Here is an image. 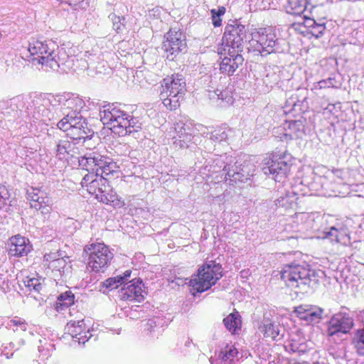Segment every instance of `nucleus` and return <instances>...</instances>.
<instances>
[{"label":"nucleus","mask_w":364,"mask_h":364,"mask_svg":"<svg viewBox=\"0 0 364 364\" xmlns=\"http://www.w3.org/2000/svg\"><path fill=\"white\" fill-rule=\"evenodd\" d=\"M311 33L314 36H315L316 38H318L321 37L323 34V32L326 29L325 23H316L314 28H311Z\"/></svg>","instance_id":"obj_49"},{"label":"nucleus","mask_w":364,"mask_h":364,"mask_svg":"<svg viewBox=\"0 0 364 364\" xmlns=\"http://www.w3.org/2000/svg\"><path fill=\"white\" fill-rule=\"evenodd\" d=\"M81 144L68 138L59 139L53 149L54 154L59 159H66L68 156H74L78 153L77 144Z\"/></svg>","instance_id":"obj_21"},{"label":"nucleus","mask_w":364,"mask_h":364,"mask_svg":"<svg viewBox=\"0 0 364 364\" xmlns=\"http://www.w3.org/2000/svg\"><path fill=\"white\" fill-rule=\"evenodd\" d=\"M294 97L292 96L289 100H287V104L289 106H293L294 107L297 106V102L294 100ZM299 102V101H298Z\"/></svg>","instance_id":"obj_57"},{"label":"nucleus","mask_w":364,"mask_h":364,"mask_svg":"<svg viewBox=\"0 0 364 364\" xmlns=\"http://www.w3.org/2000/svg\"><path fill=\"white\" fill-rule=\"evenodd\" d=\"M11 322L13 323L14 326H20L22 330H26V323L23 321L20 320H11Z\"/></svg>","instance_id":"obj_56"},{"label":"nucleus","mask_w":364,"mask_h":364,"mask_svg":"<svg viewBox=\"0 0 364 364\" xmlns=\"http://www.w3.org/2000/svg\"><path fill=\"white\" fill-rule=\"evenodd\" d=\"M225 12V9L223 6L219 7L218 10H216V14H218L219 16L221 17Z\"/></svg>","instance_id":"obj_58"},{"label":"nucleus","mask_w":364,"mask_h":364,"mask_svg":"<svg viewBox=\"0 0 364 364\" xmlns=\"http://www.w3.org/2000/svg\"><path fill=\"white\" fill-rule=\"evenodd\" d=\"M28 51L33 65H41L42 68L57 70L60 67V60L57 45L52 41H35L29 43Z\"/></svg>","instance_id":"obj_3"},{"label":"nucleus","mask_w":364,"mask_h":364,"mask_svg":"<svg viewBox=\"0 0 364 364\" xmlns=\"http://www.w3.org/2000/svg\"><path fill=\"white\" fill-rule=\"evenodd\" d=\"M213 94L217 95L218 99L225 101L228 104L232 103V97L229 95V92L227 90L220 91L219 90H217L213 92Z\"/></svg>","instance_id":"obj_47"},{"label":"nucleus","mask_w":364,"mask_h":364,"mask_svg":"<svg viewBox=\"0 0 364 364\" xmlns=\"http://www.w3.org/2000/svg\"><path fill=\"white\" fill-rule=\"evenodd\" d=\"M63 3L74 6L75 10H77L78 8L84 9L88 6V3L85 0H63Z\"/></svg>","instance_id":"obj_46"},{"label":"nucleus","mask_w":364,"mask_h":364,"mask_svg":"<svg viewBox=\"0 0 364 364\" xmlns=\"http://www.w3.org/2000/svg\"><path fill=\"white\" fill-rule=\"evenodd\" d=\"M233 161L232 157H229L226 155L223 156H220L214 159L213 164L210 166L209 171L213 173L222 172V176L224 175L225 176L227 171H224L223 167L227 165V168L228 169V167H231Z\"/></svg>","instance_id":"obj_28"},{"label":"nucleus","mask_w":364,"mask_h":364,"mask_svg":"<svg viewBox=\"0 0 364 364\" xmlns=\"http://www.w3.org/2000/svg\"><path fill=\"white\" fill-rule=\"evenodd\" d=\"M241 52L235 51V50L226 51V54L220 65V70L222 73L228 75H232L236 70L242 65L244 58L240 54Z\"/></svg>","instance_id":"obj_17"},{"label":"nucleus","mask_w":364,"mask_h":364,"mask_svg":"<svg viewBox=\"0 0 364 364\" xmlns=\"http://www.w3.org/2000/svg\"><path fill=\"white\" fill-rule=\"evenodd\" d=\"M147 325H148V326H150L151 327V326H152V322H150V323H149V322H148V323H147Z\"/></svg>","instance_id":"obj_59"},{"label":"nucleus","mask_w":364,"mask_h":364,"mask_svg":"<svg viewBox=\"0 0 364 364\" xmlns=\"http://www.w3.org/2000/svg\"><path fill=\"white\" fill-rule=\"evenodd\" d=\"M84 252L88 256L87 268L96 273L104 272L113 258V254L103 243L87 245Z\"/></svg>","instance_id":"obj_7"},{"label":"nucleus","mask_w":364,"mask_h":364,"mask_svg":"<svg viewBox=\"0 0 364 364\" xmlns=\"http://www.w3.org/2000/svg\"><path fill=\"white\" fill-rule=\"evenodd\" d=\"M238 352L234 346H227L224 349L221 350L219 353V358L223 361H232L237 356Z\"/></svg>","instance_id":"obj_37"},{"label":"nucleus","mask_w":364,"mask_h":364,"mask_svg":"<svg viewBox=\"0 0 364 364\" xmlns=\"http://www.w3.org/2000/svg\"><path fill=\"white\" fill-rule=\"evenodd\" d=\"M9 197V193L8 190L5 186H1L0 187V198L6 200Z\"/></svg>","instance_id":"obj_55"},{"label":"nucleus","mask_w":364,"mask_h":364,"mask_svg":"<svg viewBox=\"0 0 364 364\" xmlns=\"http://www.w3.org/2000/svg\"><path fill=\"white\" fill-rule=\"evenodd\" d=\"M96 198L99 201L107 205H110L114 208H120L124 205V202L119 199L116 193L113 192L112 190H109L108 192L106 190V192L97 193Z\"/></svg>","instance_id":"obj_27"},{"label":"nucleus","mask_w":364,"mask_h":364,"mask_svg":"<svg viewBox=\"0 0 364 364\" xmlns=\"http://www.w3.org/2000/svg\"><path fill=\"white\" fill-rule=\"evenodd\" d=\"M230 129L227 127H218L210 132V139L213 142L225 141L228 136Z\"/></svg>","instance_id":"obj_36"},{"label":"nucleus","mask_w":364,"mask_h":364,"mask_svg":"<svg viewBox=\"0 0 364 364\" xmlns=\"http://www.w3.org/2000/svg\"><path fill=\"white\" fill-rule=\"evenodd\" d=\"M23 97L21 95L16 96L6 102V106L9 107L11 111L17 112L23 107Z\"/></svg>","instance_id":"obj_41"},{"label":"nucleus","mask_w":364,"mask_h":364,"mask_svg":"<svg viewBox=\"0 0 364 364\" xmlns=\"http://www.w3.org/2000/svg\"><path fill=\"white\" fill-rule=\"evenodd\" d=\"M97 162L95 163V168L94 171L97 173V175H100V170L102 169L107 164H109L112 159L102 156L99 153L97 154Z\"/></svg>","instance_id":"obj_45"},{"label":"nucleus","mask_w":364,"mask_h":364,"mask_svg":"<svg viewBox=\"0 0 364 364\" xmlns=\"http://www.w3.org/2000/svg\"><path fill=\"white\" fill-rule=\"evenodd\" d=\"M118 166L115 162L113 161L112 159L110 160V163L107 164L102 169L100 170V176H104L107 178L110 175H113L117 171Z\"/></svg>","instance_id":"obj_39"},{"label":"nucleus","mask_w":364,"mask_h":364,"mask_svg":"<svg viewBox=\"0 0 364 364\" xmlns=\"http://www.w3.org/2000/svg\"><path fill=\"white\" fill-rule=\"evenodd\" d=\"M85 60L87 65V70L89 75L94 76L109 73V67L105 60L104 54L101 50H92L91 52H86Z\"/></svg>","instance_id":"obj_14"},{"label":"nucleus","mask_w":364,"mask_h":364,"mask_svg":"<svg viewBox=\"0 0 364 364\" xmlns=\"http://www.w3.org/2000/svg\"><path fill=\"white\" fill-rule=\"evenodd\" d=\"M355 340V346L358 353L360 355L364 356V329L357 331Z\"/></svg>","instance_id":"obj_38"},{"label":"nucleus","mask_w":364,"mask_h":364,"mask_svg":"<svg viewBox=\"0 0 364 364\" xmlns=\"http://www.w3.org/2000/svg\"><path fill=\"white\" fill-rule=\"evenodd\" d=\"M74 294L70 291L61 294L56 301L55 309L58 312H61L64 308H68L74 304Z\"/></svg>","instance_id":"obj_32"},{"label":"nucleus","mask_w":364,"mask_h":364,"mask_svg":"<svg viewBox=\"0 0 364 364\" xmlns=\"http://www.w3.org/2000/svg\"><path fill=\"white\" fill-rule=\"evenodd\" d=\"M65 117L60 120L57 126L65 132L70 139L83 144L86 139H90L94 132L88 127V123L82 115H75V113L63 112Z\"/></svg>","instance_id":"obj_5"},{"label":"nucleus","mask_w":364,"mask_h":364,"mask_svg":"<svg viewBox=\"0 0 364 364\" xmlns=\"http://www.w3.org/2000/svg\"><path fill=\"white\" fill-rule=\"evenodd\" d=\"M304 24L306 27L314 28V26L317 23V22L312 18L304 17Z\"/></svg>","instance_id":"obj_54"},{"label":"nucleus","mask_w":364,"mask_h":364,"mask_svg":"<svg viewBox=\"0 0 364 364\" xmlns=\"http://www.w3.org/2000/svg\"><path fill=\"white\" fill-rule=\"evenodd\" d=\"M96 176L97 173L95 171H89L81 181L82 186L87 187V190L88 191V186L91 185L92 181H94Z\"/></svg>","instance_id":"obj_48"},{"label":"nucleus","mask_w":364,"mask_h":364,"mask_svg":"<svg viewBox=\"0 0 364 364\" xmlns=\"http://www.w3.org/2000/svg\"><path fill=\"white\" fill-rule=\"evenodd\" d=\"M324 234L325 237L329 239L331 242L346 245L350 241L346 230L342 228L331 227L329 230L324 232Z\"/></svg>","instance_id":"obj_26"},{"label":"nucleus","mask_w":364,"mask_h":364,"mask_svg":"<svg viewBox=\"0 0 364 364\" xmlns=\"http://www.w3.org/2000/svg\"><path fill=\"white\" fill-rule=\"evenodd\" d=\"M237 162H232L231 167H228L227 168V165L224 166V171H227L225 173V177H224L225 181L230 180L232 182H245L247 181L250 176H253V171H251L250 168H248V165H240V166L236 165Z\"/></svg>","instance_id":"obj_18"},{"label":"nucleus","mask_w":364,"mask_h":364,"mask_svg":"<svg viewBox=\"0 0 364 364\" xmlns=\"http://www.w3.org/2000/svg\"><path fill=\"white\" fill-rule=\"evenodd\" d=\"M132 270L128 269L124 272L123 275H117L114 277H109L102 282L100 291L105 292V289L112 290L119 287V286L125 283L131 277Z\"/></svg>","instance_id":"obj_24"},{"label":"nucleus","mask_w":364,"mask_h":364,"mask_svg":"<svg viewBox=\"0 0 364 364\" xmlns=\"http://www.w3.org/2000/svg\"><path fill=\"white\" fill-rule=\"evenodd\" d=\"M62 256V254L60 252H52L50 254H46L44 255V262L45 265L48 266V264L52 261H55L58 259V258Z\"/></svg>","instance_id":"obj_50"},{"label":"nucleus","mask_w":364,"mask_h":364,"mask_svg":"<svg viewBox=\"0 0 364 364\" xmlns=\"http://www.w3.org/2000/svg\"><path fill=\"white\" fill-rule=\"evenodd\" d=\"M212 15V21L215 27H219L221 26L222 19L221 17L216 14V9H212L210 11Z\"/></svg>","instance_id":"obj_51"},{"label":"nucleus","mask_w":364,"mask_h":364,"mask_svg":"<svg viewBox=\"0 0 364 364\" xmlns=\"http://www.w3.org/2000/svg\"><path fill=\"white\" fill-rule=\"evenodd\" d=\"M285 156H272L264 160L262 167L264 174L272 176L278 182L282 181L287 176L291 165L285 160Z\"/></svg>","instance_id":"obj_11"},{"label":"nucleus","mask_w":364,"mask_h":364,"mask_svg":"<svg viewBox=\"0 0 364 364\" xmlns=\"http://www.w3.org/2000/svg\"><path fill=\"white\" fill-rule=\"evenodd\" d=\"M186 92L185 78L177 73L163 80L160 99L166 108L174 110L180 106V100L183 99Z\"/></svg>","instance_id":"obj_4"},{"label":"nucleus","mask_w":364,"mask_h":364,"mask_svg":"<svg viewBox=\"0 0 364 364\" xmlns=\"http://www.w3.org/2000/svg\"><path fill=\"white\" fill-rule=\"evenodd\" d=\"M55 95L46 94L33 93L30 95L31 102L28 109L33 113V117L44 123L55 119L54 115L51 114L49 105L57 106L53 100Z\"/></svg>","instance_id":"obj_9"},{"label":"nucleus","mask_w":364,"mask_h":364,"mask_svg":"<svg viewBox=\"0 0 364 364\" xmlns=\"http://www.w3.org/2000/svg\"><path fill=\"white\" fill-rule=\"evenodd\" d=\"M109 18H110V19L112 21L113 28L117 33H120L124 30V26H124V20H125L124 17H123V16L120 17V16H117L114 14H111L109 16Z\"/></svg>","instance_id":"obj_42"},{"label":"nucleus","mask_w":364,"mask_h":364,"mask_svg":"<svg viewBox=\"0 0 364 364\" xmlns=\"http://www.w3.org/2000/svg\"><path fill=\"white\" fill-rule=\"evenodd\" d=\"M264 337L274 340L279 334V327L270 320L264 318L259 327Z\"/></svg>","instance_id":"obj_29"},{"label":"nucleus","mask_w":364,"mask_h":364,"mask_svg":"<svg viewBox=\"0 0 364 364\" xmlns=\"http://www.w3.org/2000/svg\"><path fill=\"white\" fill-rule=\"evenodd\" d=\"M306 6V0H288L287 11L292 15L300 16L305 11Z\"/></svg>","instance_id":"obj_31"},{"label":"nucleus","mask_w":364,"mask_h":364,"mask_svg":"<svg viewBox=\"0 0 364 364\" xmlns=\"http://www.w3.org/2000/svg\"><path fill=\"white\" fill-rule=\"evenodd\" d=\"M107 181V178H104V176L97 175L94 181H92L91 185L88 186V192L92 194H97V191H98L99 193L106 192Z\"/></svg>","instance_id":"obj_33"},{"label":"nucleus","mask_w":364,"mask_h":364,"mask_svg":"<svg viewBox=\"0 0 364 364\" xmlns=\"http://www.w3.org/2000/svg\"><path fill=\"white\" fill-rule=\"evenodd\" d=\"M8 245L9 255L12 257L26 256L31 250V245L28 240L21 235L11 237Z\"/></svg>","instance_id":"obj_19"},{"label":"nucleus","mask_w":364,"mask_h":364,"mask_svg":"<svg viewBox=\"0 0 364 364\" xmlns=\"http://www.w3.org/2000/svg\"><path fill=\"white\" fill-rule=\"evenodd\" d=\"M196 129H197L198 133L203 136H207L210 134L208 128L203 126V124H197L196 126Z\"/></svg>","instance_id":"obj_52"},{"label":"nucleus","mask_w":364,"mask_h":364,"mask_svg":"<svg viewBox=\"0 0 364 364\" xmlns=\"http://www.w3.org/2000/svg\"><path fill=\"white\" fill-rule=\"evenodd\" d=\"M67 264V261L63 257L58 258L55 261H52L48 264V267L53 271L61 272L65 269Z\"/></svg>","instance_id":"obj_44"},{"label":"nucleus","mask_w":364,"mask_h":364,"mask_svg":"<svg viewBox=\"0 0 364 364\" xmlns=\"http://www.w3.org/2000/svg\"><path fill=\"white\" fill-rule=\"evenodd\" d=\"M65 330L73 338H77L86 330L84 320L70 321L65 326Z\"/></svg>","instance_id":"obj_30"},{"label":"nucleus","mask_w":364,"mask_h":364,"mask_svg":"<svg viewBox=\"0 0 364 364\" xmlns=\"http://www.w3.org/2000/svg\"><path fill=\"white\" fill-rule=\"evenodd\" d=\"M26 287H27L31 291H34L39 292L42 289V284L40 280L37 278H27L24 281Z\"/></svg>","instance_id":"obj_43"},{"label":"nucleus","mask_w":364,"mask_h":364,"mask_svg":"<svg viewBox=\"0 0 364 364\" xmlns=\"http://www.w3.org/2000/svg\"><path fill=\"white\" fill-rule=\"evenodd\" d=\"M353 319L347 314L338 313L334 314L328 323L326 334L328 336L347 334L353 328Z\"/></svg>","instance_id":"obj_13"},{"label":"nucleus","mask_w":364,"mask_h":364,"mask_svg":"<svg viewBox=\"0 0 364 364\" xmlns=\"http://www.w3.org/2000/svg\"><path fill=\"white\" fill-rule=\"evenodd\" d=\"M27 199L29 200L31 208L40 210L43 215L50 213V200L43 191L31 187L27 191Z\"/></svg>","instance_id":"obj_16"},{"label":"nucleus","mask_w":364,"mask_h":364,"mask_svg":"<svg viewBox=\"0 0 364 364\" xmlns=\"http://www.w3.org/2000/svg\"><path fill=\"white\" fill-rule=\"evenodd\" d=\"M245 38L246 31L243 25L237 23L228 24L223 37V43L222 47L218 48V54L226 55L228 48H230V50L242 52Z\"/></svg>","instance_id":"obj_8"},{"label":"nucleus","mask_w":364,"mask_h":364,"mask_svg":"<svg viewBox=\"0 0 364 364\" xmlns=\"http://www.w3.org/2000/svg\"><path fill=\"white\" fill-rule=\"evenodd\" d=\"M186 36L178 28H171L165 34L162 43V50L169 60H173L176 57L186 48Z\"/></svg>","instance_id":"obj_10"},{"label":"nucleus","mask_w":364,"mask_h":364,"mask_svg":"<svg viewBox=\"0 0 364 364\" xmlns=\"http://www.w3.org/2000/svg\"><path fill=\"white\" fill-rule=\"evenodd\" d=\"M223 323L228 331L232 333L235 332L238 326L240 325V320L237 312L229 314L223 319Z\"/></svg>","instance_id":"obj_35"},{"label":"nucleus","mask_w":364,"mask_h":364,"mask_svg":"<svg viewBox=\"0 0 364 364\" xmlns=\"http://www.w3.org/2000/svg\"><path fill=\"white\" fill-rule=\"evenodd\" d=\"M100 120L109 127L114 134L124 136L138 132L141 129L139 120L125 112L117 108L114 105L103 106L100 110Z\"/></svg>","instance_id":"obj_2"},{"label":"nucleus","mask_w":364,"mask_h":364,"mask_svg":"<svg viewBox=\"0 0 364 364\" xmlns=\"http://www.w3.org/2000/svg\"><path fill=\"white\" fill-rule=\"evenodd\" d=\"M283 137L286 141L301 139L305 135V127L301 120L287 121L283 125Z\"/></svg>","instance_id":"obj_23"},{"label":"nucleus","mask_w":364,"mask_h":364,"mask_svg":"<svg viewBox=\"0 0 364 364\" xmlns=\"http://www.w3.org/2000/svg\"><path fill=\"white\" fill-rule=\"evenodd\" d=\"M277 44L275 34L266 28H261L252 39L254 50L258 51L262 56L277 52Z\"/></svg>","instance_id":"obj_12"},{"label":"nucleus","mask_w":364,"mask_h":364,"mask_svg":"<svg viewBox=\"0 0 364 364\" xmlns=\"http://www.w3.org/2000/svg\"><path fill=\"white\" fill-rule=\"evenodd\" d=\"M323 272H316L309 265L291 263L284 265L281 278L296 294H307L314 291L320 282Z\"/></svg>","instance_id":"obj_1"},{"label":"nucleus","mask_w":364,"mask_h":364,"mask_svg":"<svg viewBox=\"0 0 364 364\" xmlns=\"http://www.w3.org/2000/svg\"><path fill=\"white\" fill-rule=\"evenodd\" d=\"M82 333L84 334L83 336L81 334L80 337L77 338L78 339V342L80 343H85L86 341H87L90 337H91V334L89 332V331H84L82 332Z\"/></svg>","instance_id":"obj_53"},{"label":"nucleus","mask_w":364,"mask_h":364,"mask_svg":"<svg viewBox=\"0 0 364 364\" xmlns=\"http://www.w3.org/2000/svg\"><path fill=\"white\" fill-rule=\"evenodd\" d=\"M96 152L87 154L79 159V165L87 171H94L95 163L97 162Z\"/></svg>","instance_id":"obj_34"},{"label":"nucleus","mask_w":364,"mask_h":364,"mask_svg":"<svg viewBox=\"0 0 364 364\" xmlns=\"http://www.w3.org/2000/svg\"><path fill=\"white\" fill-rule=\"evenodd\" d=\"M186 124L183 121H178L174 124V131L176 135L173 137L178 140L181 147L188 146L187 142L191 141V134L188 132L189 128L186 127Z\"/></svg>","instance_id":"obj_25"},{"label":"nucleus","mask_w":364,"mask_h":364,"mask_svg":"<svg viewBox=\"0 0 364 364\" xmlns=\"http://www.w3.org/2000/svg\"><path fill=\"white\" fill-rule=\"evenodd\" d=\"M53 100L57 105L61 106L63 109H70V113H75V115H81L80 112L84 107V101L77 96L67 95H55Z\"/></svg>","instance_id":"obj_20"},{"label":"nucleus","mask_w":364,"mask_h":364,"mask_svg":"<svg viewBox=\"0 0 364 364\" xmlns=\"http://www.w3.org/2000/svg\"><path fill=\"white\" fill-rule=\"evenodd\" d=\"M223 277L222 266L215 261L205 262L198 270V274L189 280V286L201 293L211 288Z\"/></svg>","instance_id":"obj_6"},{"label":"nucleus","mask_w":364,"mask_h":364,"mask_svg":"<svg viewBox=\"0 0 364 364\" xmlns=\"http://www.w3.org/2000/svg\"><path fill=\"white\" fill-rule=\"evenodd\" d=\"M294 312L300 319L311 323L322 318L323 309L317 306L302 304L295 307Z\"/></svg>","instance_id":"obj_22"},{"label":"nucleus","mask_w":364,"mask_h":364,"mask_svg":"<svg viewBox=\"0 0 364 364\" xmlns=\"http://www.w3.org/2000/svg\"><path fill=\"white\" fill-rule=\"evenodd\" d=\"M338 82L334 77H328V79L321 80L314 85L312 90L323 89L326 87H338Z\"/></svg>","instance_id":"obj_40"},{"label":"nucleus","mask_w":364,"mask_h":364,"mask_svg":"<svg viewBox=\"0 0 364 364\" xmlns=\"http://www.w3.org/2000/svg\"><path fill=\"white\" fill-rule=\"evenodd\" d=\"M123 287L119 291V297L122 300L135 301L141 302L144 299L142 287L144 284L140 279H133L123 284Z\"/></svg>","instance_id":"obj_15"}]
</instances>
